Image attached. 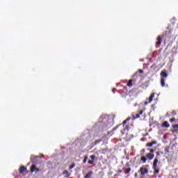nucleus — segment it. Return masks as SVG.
I'll use <instances>...</instances> for the list:
<instances>
[{"instance_id":"4c0bfd02","label":"nucleus","mask_w":178,"mask_h":178,"mask_svg":"<svg viewBox=\"0 0 178 178\" xmlns=\"http://www.w3.org/2000/svg\"><path fill=\"white\" fill-rule=\"evenodd\" d=\"M142 87H144V84L142 86Z\"/></svg>"},{"instance_id":"bb28decb","label":"nucleus","mask_w":178,"mask_h":178,"mask_svg":"<svg viewBox=\"0 0 178 178\" xmlns=\"http://www.w3.org/2000/svg\"><path fill=\"white\" fill-rule=\"evenodd\" d=\"M131 172V168H129L126 170L125 173L129 174Z\"/></svg>"},{"instance_id":"f257e3e1","label":"nucleus","mask_w":178,"mask_h":178,"mask_svg":"<svg viewBox=\"0 0 178 178\" xmlns=\"http://www.w3.org/2000/svg\"><path fill=\"white\" fill-rule=\"evenodd\" d=\"M97 126H99L102 130H108L113 126V119L109 118L108 115H104L99 118Z\"/></svg>"},{"instance_id":"c756f323","label":"nucleus","mask_w":178,"mask_h":178,"mask_svg":"<svg viewBox=\"0 0 178 178\" xmlns=\"http://www.w3.org/2000/svg\"><path fill=\"white\" fill-rule=\"evenodd\" d=\"M74 166H76V164L74 163H73L70 166V169H73V168H74Z\"/></svg>"},{"instance_id":"a878e982","label":"nucleus","mask_w":178,"mask_h":178,"mask_svg":"<svg viewBox=\"0 0 178 178\" xmlns=\"http://www.w3.org/2000/svg\"><path fill=\"white\" fill-rule=\"evenodd\" d=\"M88 159V156H86L83 159V163H86L87 162V160Z\"/></svg>"},{"instance_id":"4468645a","label":"nucleus","mask_w":178,"mask_h":178,"mask_svg":"<svg viewBox=\"0 0 178 178\" xmlns=\"http://www.w3.org/2000/svg\"><path fill=\"white\" fill-rule=\"evenodd\" d=\"M155 97V93H152L149 97V103L151 104L152 102L154 97Z\"/></svg>"},{"instance_id":"e433bc0d","label":"nucleus","mask_w":178,"mask_h":178,"mask_svg":"<svg viewBox=\"0 0 178 178\" xmlns=\"http://www.w3.org/2000/svg\"><path fill=\"white\" fill-rule=\"evenodd\" d=\"M142 152H145V149H142Z\"/></svg>"},{"instance_id":"f8f14e48","label":"nucleus","mask_w":178,"mask_h":178,"mask_svg":"<svg viewBox=\"0 0 178 178\" xmlns=\"http://www.w3.org/2000/svg\"><path fill=\"white\" fill-rule=\"evenodd\" d=\"M172 129H173V130H172V133H177V131H178V124L172 125Z\"/></svg>"},{"instance_id":"5701e85b","label":"nucleus","mask_w":178,"mask_h":178,"mask_svg":"<svg viewBox=\"0 0 178 178\" xmlns=\"http://www.w3.org/2000/svg\"><path fill=\"white\" fill-rule=\"evenodd\" d=\"M161 85L162 87H165V79L163 78L161 79Z\"/></svg>"},{"instance_id":"6ab92c4d","label":"nucleus","mask_w":178,"mask_h":178,"mask_svg":"<svg viewBox=\"0 0 178 178\" xmlns=\"http://www.w3.org/2000/svg\"><path fill=\"white\" fill-rule=\"evenodd\" d=\"M157 165H158V158H156L154 161L152 168H156Z\"/></svg>"},{"instance_id":"7c9ffc66","label":"nucleus","mask_w":178,"mask_h":178,"mask_svg":"<svg viewBox=\"0 0 178 178\" xmlns=\"http://www.w3.org/2000/svg\"><path fill=\"white\" fill-rule=\"evenodd\" d=\"M90 158L92 159V161H94V159H95V156L91 155Z\"/></svg>"},{"instance_id":"39448f33","label":"nucleus","mask_w":178,"mask_h":178,"mask_svg":"<svg viewBox=\"0 0 178 178\" xmlns=\"http://www.w3.org/2000/svg\"><path fill=\"white\" fill-rule=\"evenodd\" d=\"M34 172H40V168H38L35 164L31 166V173H34Z\"/></svg>"},{"instance_id":"ddd939ff","label":"nucleus","mask_w":178,"mask_h":178,"mask_svg":"<svg viewBox=\"0 0 178 178\" xmlns=\"http://www.w3.org/2000/svg\"><path fill=\"white\" fill-rule=\"evenodd\" d=\"M161 78L166 79V77H168V73H166V72L165 71H161Z\"/></svg>"},{"instance_id":"cd10ccee","label":"nucleus","mask_w":178,"mask_h":178,"mask_svg":"<svg viewBox=\"0 0 178 178\" xmlns=\"http://www.w3.org/2000/svg\"><path fill=\"white\" fill-rule=\"evenodd\" d=\"M88 163L89 165H93V164H94V161H93V160H89V161H88Z\"/></svg>"},{"instance_id":"1a4fd4ad","label":"nucleus","mask_w":178,"mask_h":178,"mask_svg":"<svg viewBox=\"0 0 178 178\" xmlns=\"http://www.w3.org/2000/svg\"><path fill=\"white\" fill-rule=\"evenodd\" d=\"M38 158H40V156H31V163H37V159H38Z\"/></svg>"},{"instance_id":"c85d7f7f","label":"nucleus","mask_w":178,"mask_h":178,"mask_svg":"<svg viewBox=\"0 0 178 178\" xmlns=\"http://www.w3.org/2000/svg\"><path fill=\"white\" fill-rule=\"evenodd\" d=\"M170 123H173V122H176V118H172L170 120Z\"/></svg>"},{"instance_id":"2f4dec72","label":"nucleus","mask_w":178,"mask_h":178,"mask_svg":"<svg viewBox=\"0 0 178 178\" xmlns=\"http://www.w3.org/2000/svg\"><path fill=\"white\" fill-rule=\"evenodd\" d=\"M150 154H154V152H155V150L154 149H150Z\"/></svg>"},{"instance_id":"72a5a7b5","label":"nucleus","mask_w":178,"mask_h":178,"mask_svg":"<svg viewBox=\"0 0 178 178\" xmlns=\"http://www.w3.org/2000/svg\"><path fill=\"white\" fill-rule=\"evenodd\" d=\"M138 72L141 74L144 73V71L143 70H139Z\"/></svg>"},{"instance_id":"aec40b11","label":"nucleus","mask_w":178,"mask_h":178,"mask_svg":"<svg viewBox=\"0 0 178 178\" xmlns=\"http://www.w3.org/2000/svg\"><path fill=\"white\" fill-rule=\"evenodd\" d=\"M154 170V175H159V169H157L156 167V168H152Z\"/></svg>"},{"instance_id":"c9c22d12","label":"nucleus","mask_w":178,"mask_h":178,"mask_svg":"<svg viewBox=\"0 0 178 178\" xmlns=\"http://www.w3.org/2000/svg\"><path fill=\"white\" fill-rule=\"evenodd\" d=\"M117 91H118V90H116V88L113 89V94H115V92H116Z\"/></svg>"},{"instance_id":"f3484780","label":"nucleus","mask_w":178,"mask_h":178,"mask_svg":"<svg viewBox=\"0 0 178 178\" xmlns=\"http://www.w3.org/2000/svg\"><path fill=\"white\" fill-rule=\"evenodd\" d=\"M127 86L131 88V87H133V79H130Z\"/></svg>"},{"instance_id":"a211bd4d","label":"nucleus","mask_w":178,"mask_h":178,"mask_svg":"<svg viewBox=\"0 0 178 178\" xmlns=\"http://www.w3.org/2000/svg\"><path fill=\"white\" fill-rule=\"evenodd\" d=\"M144 113V111L142 110L139 112V113L136 114L135 119H140V115H143Z\"/></svg>"},{"instance_id":"412c9836","label":"nucleus","mask_w":178,"mask_h":178,"mask_svg":"<svg viewBox=\"0 0 178 178\" xmlns=\"http://www.w3.org/2000/svg\"><path fill=\"white\" fill-rule=\"evenodd\" d=\"M140 161H143V163H145V162H147V157H145V156H142Z\"/></svg>"},{"instance_id":"9b49d317","label":"nucleus","mask_w":178,"mask_h":178,"mask_svg":"<svg viewBox=\"0 0 178 178\" xmlns=\"http://www.w3.org/2000/svg\"><path fill=\"white\" fill-rule=\"evenodd\" d=\"M155 144H156V140H154L152 143H147L146 147L151 148V147H152V145H155Z\"/></svg>"},{"instance_id":"0eeeda50","label":"nucleus","mask_w":178,"mask_h":178,"mask_svg":"<svg viewBox=\"0 0 178 178\" xmlns=\"http://www.w3.org/2000/svg\"><path fill=\"white\" fill-rule=\"evenodd\" d=\"M161 44H162V37H161V35H159L156 38V47H159V45H161Z\"/></svg>"},{"instance_id":"f704fd0d","label":"nucleus","mask_w":178,"mask_h":178,"mask_svg":"<svg viewBox=\"0 0 178 178\" xmlns=\"http://www.w3.org/2000/svg\"><path fill=\"white\" fill-rule=\"evenodd\" d=\"M156 156H159V155H161V152H156Z\"/></svg>"},{"instance_id":"7ed1b4c3","label":"nucleus","mask_w":178,"mask_h":178,"mask_svg":"<svg viewBox=\"0 0 178 178\" xmlns=\"http://www.w3.org/2000/svg\"><path fill=\"white\" fill-rule=\"evenodd\" d=\"M148 168H149V165H146L140 168L139 172H140V175H142V176H144V175H147V173H148Z\"/></svg>"},{"instance_id":"9d476101","label":"nucleus","mask_w":178,"mask_h":178,"mask_svg":"<svg viewBox=\"0 0 178 178\" xmlns=\"http://www.w3.org/2000/svg\"><path fill=\"white\" fill-rule=\"evenodd\" d=\"M126 131H129V125H127L122 130H121V134L122 136H124Z\"/></svg>"},{"instance_id":"dca6fc26","label":"nucleus","mask_w":178,"mask_h":178,"mask_svg":"<svg viewBox=\"0 0 178 178\" xmlns=\"http://www.w3.org/2000/svg\"><path fill=\"white\" fill-rule=\"evenodd\" d=\"M92 177V171H90L85 175V178H91Z\"/></svg>"},{"instance_id":"4be33fe9","label":"nucleus","mask_w":178,"mask_h":178,"mask_svg":"<svg viewBox=\"0 0 178 178\" xmlns=\"http://www.w3.org/2000/svg\"><path fill=\"white\" fill-rule=\"evenodd\" d=\"M99 143H102V139H99L95 141L94 143V145H98V144H99Z\"/></svg>"},{"instance_id":"423d86ee","label":"nucleus","mask_w":178,"mask_h":178,"mask_svg":"<svg viewBox=\"0 0 178 178\" xmlns=\"http://www.w3.org/2000/svg\"><path fill=\"white\" fill-rule=\"evenodd\" d=\"M19 172L21 174V175H23V173L27 172V168H26V166L24 165H22L19 168Z\"/></svg>"},{"instance_id":"b1692460","label":"nucleus","mask_w":178,"mask_h":178,"mask_svg":"<svg viewBox=\"0 0 178 178\" xmlns=\"http://www.w3.org/2000/svg\"><path fill=\"white\" fill-rule=\"evenodd\" d=\"M63 175H66L65 177H69L70 176V174H69V172H67V170H64Z\"/></svg>"},{"instance_id":"473e14b6","label":"nucleus","mask_w":178,"mask_h":178,"mask_svg":"<svg viewBox=\"0 0 178 178\" xmlns=\"http://www.w3.org/2000/svg\"><path fill=\"white\" fill-rule=\"evenodd\" d=\"M123 91H127V86L123 87Z\"/></svg>"},{"instance_id":"393cba45","label":"nucleus","mask_w":178,"mask_h":178,"mask_svg":"<svg viewBox=\"0 0 178 178\" xmlns=\"http://www.w3.org/2000/svg\"><path fill=\"white\" fill-rule=\"evenodd\" d=\"M169 149H170V146L166 147L165 148V152L166 154H169V152H170Z\"/></svg>"},{"instance_id":"2eb2a0df","label":"nucleus","mask_w":178,"mask_h":178,"mask_svg":"<svg viewBox=\"0 0 178 178\" xmlns=\"http://www.w3.org/2000/svg\"><path fill=\"white\" fill-rule=\"evenodd\" d=\"M163 127H170V124H169V122L168 121H165L163 122V124H162Z\"/></svg>"},{"instance_id":"20e7f679","label":"nucleus","mask_w":178,"mask_h":178,"mask_svg":"<svg viewBox=\"0 0 178 178\" xmlns=\"http://www.w3.org/2000/svg\"><path fill=\"white\" fill-rule=\"evenodd\" d=\"M173 37V35H172V32L170 31H165L163 34V38L166 39L167 41H170V39Z\"/></svg>"},{"instance_id":"f03ea898","label":"nucleus","mask_w":178,"mask_h":178,"mask_svg":"<svg viewBox=\"0 0 178 178\" xmlns=\"http://www.w3.org/2000/svg\"><path fill=\"white\" fill-rule=\"evenodd\" d=\"M131 119V118H127L125 120L123 121L122 124H120L117 125L115 127L113 128L111 133H113V131H116V130H118V129H119L120 126H123V127H124V125L127 123V122L130 121Z\"/></svg>"},{"instance_id":"6e6552de","label":"nucleus","mask_w":178,"mask_h":178,"mask_svg":"<svg viewBox=\"0 0 178 178\" xmlns=\"http://www.w3.org/2000/svg\"><path fill=\"white\" fill-rule=\"evenodd\" d=\"M155 156V154H151V153H147L146 154V158L149 159V161H152L154 159V157Z\"/></svg>"}]
</instances>
